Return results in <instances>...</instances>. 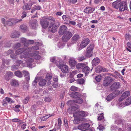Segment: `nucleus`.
Returning a JSON list of instances; mask_svg holds the SVG:
<instances>
[{"instance_id": "obj_41", "label": "nucleus", "mask_w": 131, "mask_h": 131, "mask_svg": "<svg viewBox=\"0 0 131 131\" xmlns=\"http://www.w3.org/2000/svg\"><path fill=\"white\" fill-rule=\"evenodd\" d=\"M120 93V92L118 90H116L113 92L112 94L113 95L114 97H116Z\"/></svg>"}, {"instance_id": "obj_31", "label": "nucleus", "mask_w": 131, "mask_h": 131, "mask_svg": "<svg viewBox=\"0 0 131 131\" xmlns=\"http://www.w3.org/2000/svg\"><path fill=\"white\" fill-rule=\"evenodd\" d=\"M79 97L75 100V103L79 104H81L83 102V100L80 97Z\"/></svg>"}, {"instance_id": "obj_39", "label": "nucleus", "mask_w": 131, "mask_h": 131, "mask_svg": "<svg viewBox=\"0 0 131 131\" xmlns=\"http://www.w3.org/2000/svg\"><path fill=\"white\" fill-rule=\"evenodd\" d=\"M20 28L21 29V31L24 32L26 31L27 27L25 25H23L20 26Z\"/></svg>"}, {"instance_id": "obj_24", "label": "nucleus", "mask_w": 131, "mask_h": 131, "mask_svg": "<svg viewBox=\"0 0 131 131\" xmlns=\"http://www.w3.org/2000/svg\"><path fill=\"white\" fill-rule=\"evenodd\" d=\"M20 42L23 43L25 46L27 47L28 46V42L25 38H21Z\"/></svg>"}, {"instance_id": "obj_53", "label": "nucleus", "mask_w": 131, "mask_h": 131, "mask_svg": "<svg viewBox=\"0 0 131 131\" xmlns=\"http://www.w3.org/2000/svg\"><path fill=\"white\" fill-rule=\"evenodd\" d=\"M54 23L53 24V25H52V26L51 29V31L53 32H55L57 30V27L55 26L54 25Z\"/></svg>"}, {"instance_id": "obj_28", "label": "nucleus", "mask_w": 131, "mask_h": 131, "mask_svg": "<svg viewBox=\"0 0 131 131\" xmlns=\"http://www.w3.org/2000/svg\"><path fill=\"white\" fill-rule=\"evenodd\" d=\"M125 121L124 119L119 118L115 120V123L118 125L121 124L123 125L124 124Z\"/></svg>"}, {"instance_id": "obj_12", "label": "nucleus", "mask_w": 131, "mask_h": 131, "mask_svg": "<svg viewBox=\"0 0 131 131\" xmlns=\"http://www.w3.org/2000/svg\"><path fill=\"white\" fill-rule=\"evenodd\" d=\"M90 126V125L89 123H84L78 125V129L79 130H82L88 128Z\"/></svg>"}, {"instance_id": "obj_60", "label": "nucleus", "mask_w": 131, "mask_h": 131, "mask_svg": "<svg viewBox=\"0 0 131 131\" xmlns=\"http://www.w3.org/2000/svg\"><path fill=\"white\" fill-rule=\"evenodd\" d=\"M11 85L13 86L18 87L19 86V84L18 82H11Z\"/></svg>"}, {"instance_id": "obj_35", "label": "nucleus", "mask_w": 131, "mask_h": 131, "mask_svg": "<svg viewBox=\"0 0 131 131\" xmlns=\"http://www.w3.org/2000/svg\"><path fill=\"white\" fill-rule=\"evenodd\" d=\"M63 41H61L58 43L57 46L59 48H62L64 46L65 44Z\"/></svg>"}, {"instance_id": "obj_14", "label": "nucleus", "mask_w": 131, "mask_h": 131, "mask_svg": "<svg viewBox=\"0 0 131 131\" xmlns=\"http://www.w3.org/2000/svg\"><path fill=\"white\" fill-rule=\"evenodd\" d=\"M67 28L66 26L63 25L61 26L59 31V34L61 35H62L65 33L67 30Z\"/></svg>"}, {"instance_id": "obj_58", "label": "nucleus", "mask_w": 131, "mask_h": 131, "mask_svg": "<svg viewBox=\"0 0 131 131\" xmlns=\"http://www.w3.org/2000/svg\"><path fill=\"white\" fill-rule=\"evenodd\" d=\"M29 96L26 97L25 99H24L23 101V103L25 104H27L29 101Z\"/></svg>"}, {"instance_id": "obj_62", "label": "nucleus", "mask_w": 131, "mask_h": 131, "mask_svg": "<svg viewBox=\"0 0 131 131\" xmlns=\"http://www.w3.org/2000/svg\"><path fill=\"white\" fill-rule=\"evenodd\" d=\"M6 74L10 78L13 75V73L10 71L7 72Z\"/></svg>"}, {"instance_id": "obj_26", "label": "nucleus", "mask_w": 131, "mask_h": 131, "mask_svg": "<svg viewBox=\"0 0 131 131\" xmlns=\"http://www.w3.org/2000/svg\"><path fill=\"white\" fill-rule=\"evenodd\" d=\"M20 35V33L18 31L14 32L12 33L10 35L11 37L15 38H17L19 37Z\"/></svg>"}, {"instance_id": "obj_19", "label": "nucleus", "mask_w": 131, "mask_h": 131, "mask_svg": "<svg viewBox=\"0 0 131 131\" xmlns=\"http://www.w3.org/2000/svg\"><path fill=\"white\" fill-rule=\"evenodd\" d=\"M100 123V124L99 125V129L100 131L103 130L104 128V126L106 125V121H102Z\"/></svg>"}, {"instance_id": "obj_22", "label": "nucleus", "mask_w": 131, "mask_h": 131, "mask_svg": "<svg viewBox=\"0 0 131 131\" xmlns=\"http://www.w3.org/2000/svg\"><path fill=\"white\" fill-rule=\"evenodd\" d=\"M90 68L89 67L86 66L84 67L82 71L84 72L85 75L89 74L90 71Z\"/></svg>"}, {"instance_id": "obj_6", "label": "nucleus", "mask_w": 131, "mask_h": 131, "mask_svg": "<svg viewBox=\"0 0 131 131\" xmlns=\"http://www.w3.org/2000/svg\"><path fill=\"white\" fill-rule=\"evenodd\" d=\"M64 34L62 40L63 41L65 42L69 40L73 35L72 33L69 31H67Z\"/></svg>"}, {"instance_id": "obj_16", "label": "nucleus", "mask_w": 131, "mask_h": 131, "mask_svg": "<svg viewBox=\"0 0 131 131\" xmlns=\"http://www.w3.org/2000/svg\"><path fill=\"white\" fill-rule=\"evenodd\" d=\"M70 96L73 98L78 97L81 96L80 93L75 92H72L70 94Z\"/></svg>"}, {"instance_id": "obj_29", "label": "nucleus", "mask_w": 131, "mask_h": 131, "mask_svg": "<svg viewBox=\"0 0 131 131\" xmlns=\"http://www.w3.org/2000/svg\"><path fill=\"white\" fill-rule=\"evenodd\" d=\"M100 62V61L99 59L97 57H96L93 60L92 63L93 65H96L99 63Z\"/></svg>"}, {"instance_id": "obj_54", "label": "nucleus", "mask_w": 131, "mask_h": 131, "mask_svg": "<svg viewBox=\"0 0 131 131\" xmlns=\"http://www.w3.org/2000/svg\"><path fill=\"white\" fill-rule=\"evenodd\" d=\"M64 125L66 128V130L68 129L69 128V126L67 122V120H66V121L64 119Z\"/></svg>"}, {"instance_id": "obj_47", "label": "nucleus", "mask_w": 131, "mask_h": 131, "mask_svg": "<svg viewBox=\"0 0 131 131\" xmlns=\"http://www.w3.org/2000/svg\"><path fill=\"white\" fill-rule=\"evenodd\" d=\"M94 46L93 45H90L88 46L87 50L92 52L94 48Z\"/></svg>"}, {"instance_id": "obj_17", "label": "nucleus", "mask_w": 131, "mask_h": 131, "mask_svg": "<svg viewBox=\"0 0 131 131\" xmlns=\"http://www.w3.org/2000/svg\"><path fill=\"white\" fill-rule=\"evenodd\" d=\"M46 71L45 70H41L37 75L36 77H37V79H39L40 78H42L43 75L46 74Z\"/></svg>"}, {"instance_id": "obj_49", "label": "nucleus", "mask_w": 131, "mask_h": 131, "mask_svg": "<svg viewBox=\"0 0 131 131\" xmlns=\"http://www.w3.org/2000/svg\"><path fill=\"white\" fill-rule=\"evenodd\" d=\"M127 45V47L126 48L127 50L129 52H131V42H128Z\"/></svg>"}, {"instance_id": "obj_64", "label": "nucleus", "mask_w": 131, "mask_h": 131, "mask_svg": "<svg viewBox=\"0 0 131 131\" xmlns=\"http://www.w3.org/2000/svg\"><path fill=\"white\" fill-rule=\"evenodd\" d=\"M10 19H9L8 21H6V24L10 26L12 24H13V23H12V21H11L10 20Z\"/></svg>"}, {"instance_id": "obj_20", "label": "nucleus", "mask_w": 131, "mask_h": 131, "mask_svg": "<svg viewBox=\"0 0 131 131\" xmlns=\"http://www.w3.org/2000/svg\"><path fill=\"white\" fill-rule=\"evenodd\" d=\"M78 114L80 117H85L88 115V113L83 111H80L78 112Z\"/></svg>"}, {"instance_id": "obj_51", "label": "nucleus", "mask_w": 131, "mask_h": 131, "mask_svg": "<svg viewBox=\"0 0 131 131\" xmlns=\"http://www.w3.org/2000/svg\"><path fill=\"white\" fill-rule=\"evenodd\" d=\"M102 78V76L100 75H98L95 77V79L97 82H100Z\"/></svg>"}, {"instance_id": "obj_11", "label": "nucleus", "mask_w": 131, "mask_h": 131, "mask_svg": "<svg viewBox=\"0 0 131 131\" xmlns=\"http://www.w3.org/2000/svg\"><path fill=\"white\" fill-rule=\"evenodd\" d=\"M107 70L106 68H103L102 67L97 66L95 69V72L97 73H100L102 72H107Z\"/></svg>"}, {"instance_id": "obj_56", "label": "nucleus", "mask_w": 131, "mask_h": 131, "mask_svg": "<svg viewBox=\"0 0 131 131\" xmlns=\"http://www.w3.org/2000/svg\"><path fill=\"white\" fill-rule=\"evenodd\" d=\"M78 88L75 86H72L70 88V89L71 91H75L78 90Z\"/></svg>"}, {"instance_id": "obj_55", "label": "nucleus", "mask_w": 131, "mask_h": 131, "mask_svg": "<svg viewBox=\"0 0 131 131\" xmlns=\"http://www.w3.org/2000/svg\"><path fill=\"white\" fill-rule=\"evenodd\" d=\"M103 113H101L98 117L97 118L98 120H101L104 118Z\"/></svg>"}, {"instance_id": "obj_3", "label": "nucleus", "mask_w": 131, "mask_h": 131, "mask_svg": "<svg viewBox=\"0 0 131 131\" xmlns=\"http://www.w3.org/2000/svg\"><path fill=\"white\" fill-rule=\"evenodd\" d=\"M57 60H59V63H56V66L59 68L63 73H67L69 71L68 66L62 63L63 61L60 58H58Z\"/></svg>"}, {"instance_id": "obj_30", "label": "nucleus", "mask_w": 131, "mask_h": 131, "mask_svg": "<svg viewBox=\"0 0 131 131\" xmlns=\"http://www.w3.org/2000/svg\"><path fill=\"white\" fill-rule=\"evenodd\" d=\"M31 7L30 5L27 3H25L23 7V9L24 10H29L30 9Z\"/></svg>"}, {"instance_id": "obj_38", "label": "nucleus", "mask_w": 131, "mask_h": 131, "mask_svg": "<svg viewBox=\"0 0 131 131\" xmlns=\"http://www.w3.org/2000/svg\"><path fill=\"white\" fill-rule=\"evenodd\" d=\"M113 81L112 78L109 76H107L104 79V82H112Z\"/></svg>"}, {"instance_id": "obj_23", "label": "nucleus", "mask_w": 131, "mask_h": 131, "mask_svg": "<svg viewBox=\"0 0 131 131\" xmlns=\"http://www.w3.org/2000/svg\"><path fill=\"white\" fill-rule=\"evenodd\" d=\"M41 7V6L39 5H34L32 8L31 9V12L32 13H34L35 11L37 10H40Z\"/></svg>"}, {"instance_id": "obj_25", "label": "nucleus", "mask_w": 131, "mask_h": 131, "mask_svg": "<svg viewBox=\"0 0 131 131\" xmlns=\"http://www.w3.org/2000/svg\"><path fill=\"white\" fill-rule=\"evenodd\" d=\"M22 86L23 89L25 91H27L29 88V85L27 82H23Z\"/></svg>"}, {"instance_id": "obj_27", "label": "nucleus", "mask_w": 131, "mask_h": 131, "mask_svg": "<svg viewBox=\"0 0 131 131\" xmlns=\"http://www.w3.org/2000/svg\"><path fill=\"white\" fill-rule=\"evenodd\" d=\"M14 52V51L11 50H10L7 51V53L8 54H11L10 57L12 59H14L16 57V55L14 54L13 53Z\"/></svg>"}, {"instance_id": "obj_63", "label": "nucleus", "mask_w": 131, "mask_h": 131, "mask_svg": "<svg viewBox=\"0 0 131 131\" xmlns=\"http://www.w3.org/2000/svg\"><path fill=\"white\" fill-rule=\"evenodd\" d=\"M44 101L46 102H49L51 101V99L49 96L46 97L44 98Z\"/></svg>"}, {"instance_id": "obj_32", "label": "nucleus", "mask_w": 131, "mask_h": 131, "mask_svg": "<svg viewBox=\"0 0 131 131\" xmlns=\"http://www.w3.org/2000/svg\"><path fill=\"white\" fill-rule=\"evenodd\" d=\"M131 103V96L128 97L125 100V106H127Z\"/></svg>"}, {"instance_id": "obj_42", "label": "nucleus", "mask_w": 131, "mask_h": 131, "mask_svg": "<svg viewBox=\"0 0 131 131\" xmlns=\"http://www.w3.org/2000/svg\"><path fill=\"white\" fill-rule=\"evenodd\" d=\"M130 94V92L129 91H125L123 93L122 96L124 98H125L126 97L129 96Z\"/></svg>"}, {"instance_id": "obj_37", "label": "nucleus", "mask_w": 131, "mask_h": 131, "mask_svg": "<svg viewBox=\"0 0 131 131\" xmlns=\"http://www.w3.org/2000/svg\"><path fill=\"white\" fill-rule=\"evenodd\" d=\"M53 115V114H52L51 115L50 114H49L48 115H46L44 116H43L42 117H40V119H41V121H45L49 117H50V116H52Z\"/></svg>"}, {"instance_id": "obj_4", "label": "nucleus", "mask_w": 131, "mask_h": 131, "mask_svg": "<svg viewBox=\"0 0 131 131\" xmlns=\"http://www.w3.org/2000/svg\"><path fill=\"white\" fill-rule=\"evenodd\" d=\"M52 78V75L50 73H47L45 79L43 78H40L39 79H37V77H35L33 82H48L50 81Z\"/></svg>"}, {"instance_id": "obj_7", "label": "nucleus", "mask_w": 131, "mask_h": 131, "mask_svg": "<svg viewBox=\"0 0 131 131\" xmlns=\"http://www.w3.org/2000/svg\"><path fill=\"white\" fill-rule=\"evenodd\" d=\"M80 37L79 35L77 34H74L72 37L71 43L70 45L68 43H67V46L69 47L72 44L76 43L80 39Z\"/></svg>"}, {"instance_id": "obj_43", "label": "nucleus", "mask_w": 131, "mask_h": 131, "mask_svg": "<svg viewBox=\"0 0 131 131\" xmlns=\"http://www.w3.org/2000/svg\"><path fill=\"white\" fill-rule=\"evenodd\" d=\"M114 97V96L111 93L107 96L106 100L108 101H110Z\"/></svg>"}, {"instance_id": "obj_33", "label": "nucleus", "mask_w": 131, "mask_h": 131, "mask_svg": "<svg viewBox=\"0 0 131 131\" xmlns=\"http://www.w3.org/2000/svg\"><path fill=\"white\" fill-rule=\"evenodd\" d=\"M71 111H73L75 113L77 110H78L79 109V106L77 105H75L72 107Z\"/></svg>"}, {"instance_id": "obj_8", "label": "nucleus", "mask_w": 131, "mask_h": 131, "mask_svg": "<svg viewBox=\"0 0 131 131\" xmlns=\"http://www.w3.org/2000/svg\"><path fill=\"white\" fill-rule=\"evenodd\" d=\"M29 23L30 27L32 29H36L37 28L38 24L36 20L34 19L32 21L30 20Z\"/></svg>"}, {"instance_id": "obj_44", "label": "nucleus", "mask_w": 131, "mask_h": 131, "mask_svg": "<svg viewBox=\"0 0 131 131\" xmlns=\"http://www.w3.org/2000/svg\"><path fill=\"white\" fill-rule=\"evenodd\" d=\"M75 103V100H71L69 101L67 103V105L72 106L74 105Z\"/></svg>"}, {"instance_id": "obj_15", "label": "nucleus", "mask_w": 131, "mask_h": 131, "mask_svg": "<svg viewBox=\"0 0 131 131\" xmlns=\"http://www.w3.org/2000/svg\"><path fill=\"white\" fill-rule=\"evenodd\" d=\"M120 86L119 82H114L111 87V89L112 91H113L115 89L118 88Z\"/></svg>"}, {"instance_id": "obj_52", "label": "nucleus", "mask_w": 131, "mask_h": 131, "mask_svg": "<svg viewBox=\"0 0 131 131\" xmlns=\"http://www.w3.org/2000/svg\"><path fill=\"white\" fill-rule=\"evenodd\" d=\"M19 67V65H14L12 67V71L18 69Z\"/></svg>"}, {"instance_id": "obj_2", "label": "nucleus", "mask_w": 131, "mask_h": 131, "mask_svg": "<svg viewBox=\"0 0 131 131\" xmlns=\"http://www.w3.org/2000/svg\"><path fill=\"white\" fill-rule=\"evenodd\" d=\"M55 23L54 18L51 16L48 17L47 19H41L40 21V24L44 28H46L48 26L49 28L51 27L52 25Z\"/></svg>"}, {"instance_id": "obj_48", "label": "nucleus", "mask_w": 131, "mask_h": 131, "mask_svg": "<svg viewBox=\"0 0 131 131\" xmlns=\"http://www.w3.org/2000/svg\"><path fill=\"white\" fill-rule=\"evenodd\" d=\"M5 100L9 104H11L14 103V101L10 98L6 97H5Z\"/></svg>"}, {"instance_id": "obj_18", "label": "nucleus", "mask_w": 131, "mask_h": 131, "mask_svg": "<svg viewBox=\"0 0 131 131\" xmlns=\"http://www.w3.org/2000/svg\"><path fill=\"white\" fill-rule=\"evenodd\" d=\"M95 10V8L87 7L84 10V12L86 13H91Z\"/></svg>"}, {"instance_id": "obj_45", "label": "nucleus", "mask_w": 131, "mask_h": 131, "mask_svg": "<svg viewBox=\"0 0 131 131\" xmlns=\"http://www.w3.org/2000/svg\"><path fill=\"white\" fill-rule=\"evenodd\" d=\"M62 18L64 21L68 22L69 21L70 18L66 15H63L62 16Z\"/></svg>"}, {"instance_id": "obj_21", "label": "nucleus", "mask_w": 131, "mask_h": 131, "mask_svg": "<svg viewBox=\"0 0 131 131\" xmlns=\"http://www.w3.org/2000/svg\"><path fill=\"white\" fill-rule=\"evenodd\" d=\"M86 64L83 63H78L76 65V68L78 69H83L84 67L86 66Z\"/></svg>"}, {"instance_id": "obj_5", "label": "nucleus", "mask_w": 131, "mask_h": 131, "mask_svg": "<svg viewBox=\"0 0 131 131\" xmlns=\"http://www.w3.org/2000/svg\"><path fill=\"white\" fill-rule=\"evenodd\" d=\"M89 40L88 38L83 39L80 45L77 48V50L79 51L85 48L89 43Z\"/></svg>"}, {"instance_id": "obj_57", "label": "nucleus", "mask_w": 131, "mask_h": 131, "mask_svg": "<svg viewBox=\"0 0 131 131\" xmlns=\"http://www.w3.org/2000/svg\"><path fill=\"white\" fill-rule=\"evenodd\" d=\"M67 112L70 114H73V116L74 117V112L73 111H71V108H69L67 110Z\"/></svg>"}, {"instance_id": "obj_59", "label": "nucleus", "mask_w": 131, "mask_h": 131, "mask_svg": "<svg viewBox=\"0 0 131 131\" xmlns=\"http://www.w3.org/2000/svg\"><path fill=\"white\" fill-rule=\"evenodd\" d=\"M21 46V44L20 43H17L15 45L14 47V48L15 49H16L20 47Z\"/></svg>"}, {"instance_id": "obj_13", "label": "nucleus", "mask_w": 131, "mask_h": 131, "mask_svg": "<svg viewBox=\"0 0 131 131\" xmlns=\"http://www.w3.org/2000/svg\"><path fill=\"white\" fill-rule=\"evenodd\" d=\"M70 66L72 69H73L77 64V62L75 59L73 58H70L69 60Z\"/></svg>"}, {"instance_id": "obj_9", "label": "nucleus", "mask_w": 131, "mask_h": 131, "mask_svg": "<svg viewBox=\"0 0 131 131\" xmlns=\"http://www.w3.org/2000/svg\"><path fill=\"white\" fill-rule=\"evenodd\" d=\"M119 8V10L122 11L127 10V8L126 2L122 0Z\"/></svg>"}, {"instance_id": "obj_1", "label": "nucleus", "mask_w": 131, "mask_h": 131, "mask_svg": "<svg viewBox=\"0 0 131 131\" xmlns=\"http://www.w3.org/2000/svg\"><path fill=\"white\" fill-rule=\"evenodd\" d=\"M39 47L36 46L32 47H28L26 48H21L17 50L16 53L19 54L20 58H28L26 61L27 67L32 68L31 63L34 61V59L39 60L41 59V58L40 55H38L39 52L38 51H35L33 53H30L33 51V50H38Z\"/></svg>"}, {"instance_id": "obj_50", "label": "nucleus", "mask_w": 131, "mask_h": 131, "mask_svg": "<svg viewBox=\"0 0 131 131\" xmlns=\"http://www.w3.org/2000/svg\"><path fill=\"white\" fill-rule=\"evenodd\" d=\"M20 106H21L20 105H17L15 106V107L14 108V110L15 112H19L20 110L19 108L20 107Z\"/></svg>"}, {"instance_id": "obj_34", "label": "nucleus", "mask_w": 131, "mask_h": 131, "mask_svg": "<svg viewBox=\"0 0 131 131\" xmlns=\"http://www.w3.org/2000/svg\"><path fill=\"white\" fill-rule=\"evenodd\" d=\"M58 58H59L58 57ZM58 58L57 57V58L56 57H52L50 59V61L52 62L55 63L56 64V63H59V60H58L57 59V58Z\"/></svg>"}, {"instance_id": "obj_36", "label": "nucleus", "mask_w": 131, "mask_h": 131, "mask_svg": "<svg viewBox=\"0 0 131 131\" xmlns=\"http://www.w3.org/2000/svg\"><path fill=\"white\" fill-rule=\"evenodd\" d=\"M10 20L12 21L13 24H16L17 23L19 22L22 20V19H11Z\"/></svg>"}, {"instance_id": "obj_40", "label": "nucleus", "mask_w": 131, "mask_h": 131, "mask_svg": "<svg viewBox=\"0 0 131 131\" xmlns=\"http://www.w3.org/2000/svg\"><path fill=\"white\" fill-rule=\"evenodd\" d=\"M16 76L19 77L21 78L23 77V74L21 72L19 71H15L14 73Z\"/></svg>"}, {"instance_id": "obj_46", "label": "nucleus", "mask_w": 131, "mask_h": 131, "mask_svg": "<svg viewBox=\"0 0 131 131\" xmlns=\"http://www.w3.org/2000/svg\"><path fill=\"white\" fill-rule=\"evenodd\" d=\"M93 52L90 51H88L86 50V52L85 54V56L88 57H90L92 56Z\"/></svg>"}, {"instance_id": "obj_61", "label": "nucleus", "mask_w": 131, "mask_h": 131, "mask_svg": "<svg viewBox=\"0 0 131 131\" xmlns=\"http://www.w3.org/2000/svg\"><path fill=\"white\" fill-rule=\"evenodd\" d=\"M23 74L24 75V76L25 77L28 76L29 75V73L27 71L25 70H23Z\"/></svg>"}, {"instance_id": "obj_10", "label": "nucleus", "mask_w": 131, "mask_h": 131, "mask_svg": "<svg viewBox=\"0 0 131 131\" xmlns=\"http://www.w3.org/2000/svg\"><path fill=\"white\" fill-rule=\"evenodd\" d=\"M122 1V0H117L113 2L112 3V6L115 9L118 8Z\"/></svg>"}]
</instances>
